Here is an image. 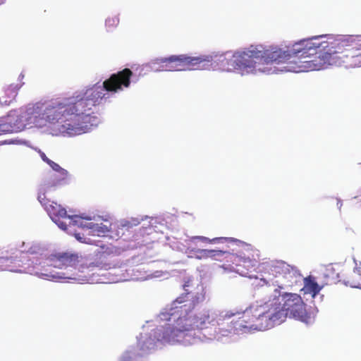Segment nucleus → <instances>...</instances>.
Masks as SVG:
<instances>
[{
  "instance_id": "24",
  "label": "nucleus",
  "mask_w": 361,
  "mask_h": 361,
  "mask_svg": "<svg viewBox=\"0 0 361 361\" xmlns=\"http://www.w3.org/2000/svg\"><path fill=\"white\" fill-rule=\"evenodd\" d=\"M39 156L41 157V159L44 161L46 162L47 164H48L49 162V161H51V159H49L47 156L46 154L42 152L41 150L39 151Z\"/></svg>"
},
{
  "instance_id": "16",
  "label": "nucleus",
  "mask_w": 361,
  "mask_h": 361,
  "mask_svg": "<svg viewBox=\"0 0 361 361\" xmlns=\"http://www.w3.org/2000/svg\"><path fill=\"white\" fill-rule=\"evenodd\" d=\"M263 264L264 268L275 276L286 274L288 271V264L283 261H271Z\"/></svg>"
},
{
  "instance_id": "21",
  "label": "nucleus",
  "mask_w": 361,
  "mask_h": 361,
  "mask_svg": "<svg viewBox=\"0 0 361 361\" xmlns=\"http://www.w3.org/2000/svg\"><path fill=\"white\" fill-rule=\"evenodd\" d=\"M214 253L212 252V250H207V249H203V250H198L196 252L197 257L198 259H206L209 258L210 254Z\"/></svg>"
},
{
  "instance_id": "22",
  "label": "nucleus",
  "mask_w": 361,
  "mask_h": 361,
  "mask_svg": "<svg viewBox=\"0 0 361 361\" xmlns=\"http://www.w3.org/2000/svg\"><path fill=\"white\" fill-rule=\"evenodd\" d=\"M118 22H119V20L118 18L111 17V18H109L106 20L105 25H106V27L111 29L114 27L117 26V25L118 24Z\"/></svg>"
},
{
  "instance_id": "9",
  "label": "nucleus",
  "mask_w": 361,
  "mask_h": 361,
  "mask_svg": "<svg viewBox=\"0 0 361 361\" xmlns=\"http://www.w3.org/2000/svg\"><path fill=\"white\" fill-rule=\"evenodd\" d=\"M200 238L205 242L235 243L238 246L243 247L247 252V254L241 253L240 255L228 252L226 256V261L228 262L226 265L228 267L235 265L236 267H243L248 269L255 267L259 260L258 250H253L250 247V245L238 239L233 238H215L212 240H209L205 237H200Z\"/></svg>"
},
{
  "instance_id": "3",
  "label": "nucleus",
  "mask_w": 361,
  "mask_h": 361,
  "mask_svg": "<svg viewBox=\"0 0 361 361\" xmlns=\"http://www.w3.org/2000/svg\"><path fill=\"white\" fill-rule=\"evenodd\" d=\"M185 302L187 303L180 306L181 316L176 319L175 324L173 326L168 324L159 330L160 333L158 336L161 341L168 343L181 342L190 331L195 329H202L210 324V316L207 311L197 314H193L190 310L188 311L191 306L193 308L196 304L199 303V297H192L190 300H185L183 297L176 300V302L179 304Z\"/></svg>"
},
{
  "instance_id": "13",
  "label": "nucleus",
  "mask_w": 361,
  "mask_h": 361,
  "mask_svg": "<svg viewBox=\"0 0 361 361\" xmlns=\"http://www.w3.org/2000/svg\"><path fill=\"white\" fill-rule=\"evenodd\" d=\"M237 314H241L235 321H232L231 324L234 331L242 332H250L251 331H257L255 322V315L254 313V307L246 309L242 313L238 312H228L226 317H231Z\"/></svg>"
},
{
  "instance_id": "28",
  "label": "nucleus",
  "mask_w": 361,
  "mask_h": 361,
  "mask_svg": "<svg viewBox=\"0 0 361 361\" xmlns=\"http://www.w3.org/2000/svg\"><path fill=\"white\" fill-rule=\"evenodd\" d=\"M139 345L140 346L141 350H144L143 345H142L140 343H139Z\"/></svg>"
},
{
  "instance_id": "10",
  "label": "nucleus",
  "mask_w": 361,
  "mask_h": 361,
  "mask_svg": "<svg viewBox=\"0 0 361 361\" xmlns=\"http://www.w3.org/2000/svg\"><path fill=\"white\" fill-rule=\"evenodd\" d=\"M276 305L279 312L283 313L284 321L287 317L306 324H308L310 321V314L306 310V305L300 295L296 293L283 294L281 300L279 303H276Z\"/></svg>"
},
{
  "instance_id": "1",
  "label": "nucleus",
  "mask_w": 361,
  "mask_h": 361,
  "mask_svg": "<svg viewBox=\"0 0 361 361\" xmlns=\"http://www.w3.org/2000/svg\"><path fill=\"white\" fill-rule=\"evenodd\" d=\"M132 75L131 70L124 68L105 80L102 87L94 86L51 104L37 102L23 114L25 121L37 126H44L47 122L57 123L59 131L70 136L85 133L99 123V118L92 114V109L106 98L108 94L104 91L115 93L128 88Z\"/></svg>"
},
{
  "instance_id": "8",
  "label": "nucleus",
  "mask_w": 361,
  "mask_h": 361,
  "mask_svg": "<svg viewBox=\"0 0 361 361\" xmlns=\"http://www.w3.org/2000/svg\"><path fill=\"white\" fill-rule=\"evenodd\" d=\"M162 71H183L210 69L212 65L211 56H190L185 54L173 55L161 60Z\"/></svg>"
},
{
  "instance_id": "5",
  "label": "nucleus",
  "mask_w": 361,
  "mask_h": 361,
  "mask_svg": "<svg viewBox=\"0 0 361 361\" xmlns=\"http://www.w3.org/2000/svg\"><path fill=\"white\" fill-rule=\"evenodd\" d=\"M345 41L336 39L331 42V48L323 55L317 63L319 66L344 63L345 66H361V44L355 49L344 48Z\"/></svg>"
},
{
  "instance_id": "15",
  "label": "nucleus",
  "mask_w": 361,
  "mask_h": 361,
  "mask_svg": "<svg viewBox=\"0 0 361 361\" xmlns=\"http://www.w3.org/2000/svg\"><path fill=\"white\" fill-rule=\"evenodd\" d=\"M0 120L7 133L21 131L26 125L23 114L17 110L11 111L6 116L0 118Z\"/></svg>"
},
{
  "instance_id": "12",
  "label": "nucleus",
  "mask_w": 361,
  "mask_h": 361,
  "mask_svg": "<svg viewBox=\"0 0 361 361\" xmlns=\"http://www.w3.org/2000/svg\"><path fill=\"white\" fill-rule=\"evenodd\" d=\"M91 219V217L81 216L80 223L75 224V226L80 228L81 231L73 230V235L80 243L97 245V246L103 247L102 245H99L95 240H92L90 236H105L106 234L110 231V228L103 224H98L87 222V221H90Z\"/></svg>"
},
{
  "instance_id": "11",
  "label": "nucleus",
  "mask_w": 361,
  "mask_h": 361,
  "mask_svg": "<svg viewBox=\"0 0 361 361\" xmlns=\"http://www.w3.org/2000/svg\"><path fill=\"white\" fill-rule=\"evenodd\" d=\"M254 313L257 331L271 329L284 322L283 314L279 312L276 302L255 307Z\"/></svg>"
},
{
  "instance_id": "20",
  "label": "nucleus",
  "mask_w": 361,
  "mask_h": 361,
  "mask_svg": "<svg viewBox=\"0 0 361 361\" xmlns=\"http://www.w3.org/2000/svg\"><path fill=\"white\" fill-rule=\"evenodd\" d=\"M212 252H213L214 253L210 254L209 258L213 259L214 260H218V261H221L224 259L226 260V254L228 252L226 251L216 250H212Z\"/></svg>"
},
{
  "instance_id": "2",
  "label": "nucleus",
  "mask_w": 361,
  "mask_h": 361,
  "mask_svg": "<svg viewBox=\"0 0 361 361\" xmlns=\"http://www.w3.org/2000/svg\"><path fill=\"white\" fill-rule=\"evenodd\" d=\"M283 53L274 46H264L262 44L250 45L243 50L237 51L228 59L221 56L218 59L221 62L222 68L227 71H238L241 74L255 73L257 71H262L257 68V63H275L276 60L282 59Z\"/></svg>"
},
{
  "instance_id": "29",
  "label": "nucleus",
  "mask_w": 361,
  "mask_h": 361,
  "mask_svg": "<svg viewBox=\"0 0 361 361\" xmlns=\"http://www.w3.org/2000/svg\"><path fill=\"white\" fill-rule=\"evenodd\" d=\"M6 0H0V5L3 4L5 2Z\"/></svg>"
},
{
  "instance_id": "27",
  "label": "nucleus",
  "mask_w": 361,
  "mask_h": 361,
  "mask_svg": "<svg viewBox=\"0 0 361 361\" xmlns=\"http://www.w3.org/2000/svg\"><path fill=\"white\" fill-rule=\"evenodd\" d=\"M145 343L146 344H149V345H152V339H151V338L147 339Z\"/></svg>"
},
{
  "instance_id": "26",
  "label": "nucleus",
  "mask_w": 361,
  "mask_h": 361,
  "mask_svg": "<svg viewBox=\"0 0 361 361\" xmlns=\"http://www.w3.org/2000/svg\"><path fill=\"white\" fill-rule=\"evenodd\" d=\"M190 281L188 280V281H185V283L183 285V288L187 292L186 293L187 296L190 294L189 292H188V289H187V287L190 286Z\"/></svg>"
},
{
  "instance_id": "23",
  "label": "nucleus",
  "mask_w": 361,
  "mask_h": 361,
  "mask_svg": "<svg viewBox=\"0 0 361 361\" xmlns=\"http://www.w3.org/2000/svg\"><path fill=\"white\" fill-rule=\"evenodd\" d=\"M134 353L131 350L126 351L121 357V361H132Z\"/></svg>"
},
{
  "instance_id": "4",
  "label": "nucleus",
  "mask_w": 361,
  "mask_h": 361,
  "mask_svg": "<svg viewBox=\"0 0 361 361\" xmlns=\"http://www.w3.org/2000/svg\"><path fill=\"white\" fill-rule=\"evenodd\" d=\"M332 39L333 37L329 35H317L312 37L300 39L295 42L290 49L284 51L278 47H275L278 50L282 52L283 59L276 60V63H286L284 68L287 71L300 72L302 71V66L298 65L295 59L309 58L314 54H318L315 59L311 61H305L304 63L312 62L314 68H324L325 66H319L317 65L321 59L320 55H323L329 48H331V42L322 41L325 37Z\"/></svg>"
},
{
  "instance_id": "14",
  "label": "nucleus",
  "mask_w": 361,
  "mask_h": 361,
  "mask_svg": "<svg viewBox=\"0 0 361 361\" xmlns=\"http://www.w3.org/2000/svg\"><path fill=\"white\" fill-rule=\"evenodd\" d=\"M325 276L329 279L327 284L343 282L346 286L361 288V274L355 269L349 271L345 276H341L340 273L336 272L334 268L331 267L326 269Z\"/></svg>"
},
{
  "instance_id": "25",
  "label": "nucleus",
  "mask_w": 361,
  "mask_h": 361,
  "mask_svg": "<svg viewBox=\"0 0 361 361\" xmlns=\"http://www.w3.org/2000/svg\"><path fill=\"white\" fill-rule=\"evenodd\" d=\"M8 261L7 257H0V270L2 269L3 264Z\"/></svg>"
},
{
  "instance_id": "18",
  "label": "nucleus",
  "mask_w": 361,
  "mask_h": 361,
  "mask_svg": "<svg viewBox=\"0 0 361 361\" xmlns=\"http://www.w3.org/2000/svg\"><path fill=\"white\" fill-rule=\"evenodd\" d=\"M20 88V85L18 84L14 85L11 84L6 87L4 90L5 96H3L0 99V102L1 104H4L5 105H9L13 100H15L18 91Z\"/></svg>"
},
{
  "instance_id": "17",
  "label": "nucleus",
  "mask_w": 361,
  "mask_h": 361,
  "mask_svg": "<svg viewBox=\"0 0 361 361\" xmlns=\"http://www.w3.org/2000/svg\"><path fill=\"white\" fill-rule=\"evenodd\" d=\"M322 288L314 281V277L308 276L304 279V286L302 288L304 294H310L314 298L321 290Z\"/></svg>"
},
{
  "instance_id": "19",
  "label": "nucleus",
  "mask_w": 361,
  "mask_h": 361,
  "mask_svg": "<svg viewBox=\"0 0 361 361\" xmlns=\"http://www.w3.org/2000/svg\"><path fill=\"white\" fill-rule=\"evenodd\" d=\"M54 171L59 172L60 175L62 176L61 179L54 183V185L59 184L61 180H65L68 176V171L63 168H61L58 164L55 163L53 161H49L47 164Z\"/></svg>"
},
{
  "instance_id": "7",
  "label": "nucleus",
  "mask_w": 361,
  "mask_h": 361,
  "mask_svg": "<svg viewBox=\"0 0 361 361\" xmlns=\"http://www.w3.org/2000/svg\"><path fill=\"white\" fill-rule=\"evenodd\" d=\"M50 186L51 184L48 183L43 188L40 189L37 196L39 202L60 228L67 231L68 228L75 227V224L80 223V221H81V216L68 215L66 209L62 207L61 204L53 201L51 202L47 198L46 192Z\"/></svg>"
},
{
  "instance_id": "6",
  "label": "nucleus",
  "mask_w": 361,
  "mask_h": 361,
  "mask_svg": "<svg viewBox=\"0 0 361 361\" xmlns=\"http://www.w3.org/2000/svg\"><path fill=\"white\" fill-rule=\"evenodd\" d=\"M79 264V257L77 254L68 252H59L49 255L44 262L43 270L37 272V274L40 278L49 280L58 281L60 279H75L73 274H69L67 272L56 271L52 268L59 269H66L68 268H75Z\"/></svg>"
}]
</instances>
